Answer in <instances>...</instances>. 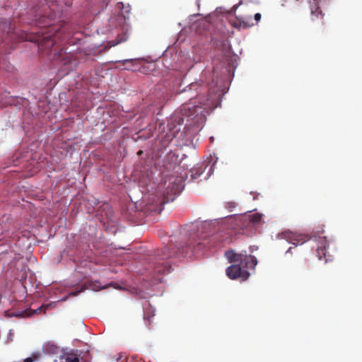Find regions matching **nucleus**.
Wrapping results in <instances>:
<instances>
[{"label":"nucleus","mask_w":362,"mask_h":362,"mask_svg":"<svg viewBox=\"0 0 362 362\" xmlns=\"http://www.w3.org/2000/svg\"><path fill=\"white\" fill-rule=\"evenodd\" d=\"M37 26L40 30L35 32L38 47L47 54L53 57L52 59H58L63 55V49L57 45L59 40L64 33V28L62 26L54 25L52 19L45 16H40L36 21Z\"/></svg>","instance_id":"1"},{"label":"nucleus","mask_w":362,"mask_h":362,"mask_svg":"<svg viewBox=\"0 0 362 362\" xmlns=\"http://www.w3.org/2000/svg\"><path fill=\"white\" fill-rule=\"evenodd\" d=\"M225 256L230 262L233 263L226 269V274L231 279L241 278L243 280H246L250 275L247 269H254L257 263L254 256L247 255L246 253H236L233 250L226 251Z\"/></svg>","instance_id":"2"},{"label":"nucleus","mask_w":362,"mask_h":362,"mask_svg":"<svg viewBox=\"0 0 362 362\" xmlns=\"http://www.w3.org/2000/svg\"><path fill=\"white\" fill-rule=\"evenodd\" d=\"M115 8L119 11L117 18H115L116 21L120 26H122L121 33L117 34V37L115 40L114 45L123 42L127 40L128 35V25L126 23L127 20L129 19L131 8L129 4L124 5L122 2H118Z\"/></svg>","instance_id":"3"},{"label":"nucleus","mask_w":362,"mask_h":362,"mask_svg":"<svg viewBox=\"0 0 362 362\" xmlns=\"http://www.w3.org/2000/svg\"><path fill=\"white\" fill-rule=\"evenodd\" d=\"M174 252L170 251L168 247H165L162 250V253L158 255V258L156 260L153 270V275L156 281H162V275L167 272H170L171 266L168 262H163V260L172 257Z\"/></svg>","instance_id":"4"},{"label":"nucleus","mask_w":362,"mask_h":362,"mask_svg":"<svg viewBox=\"0 0 362 362\" xmlns=\"http://www.w3.org/2000/svg\"><path fill=\"white\" fill-rule=\"evenodd\" d=\"M262 15L259 13H257L252 18L250 14H243L239 16H235L228 19V22L230 25L236 29H247L251 28L260 21Z\"/></svg>","instance_id":"5"},{"label":"nucleus","mask_w":362,"mask_h":362,"mask_svg":"<svg viewBox=\"0 0 362 362\" xmlns=\"http://www.w3.org/2000/svg\"><path fill=\"white\" fill-rule=\"evenodd\" d=\"M199 103L201 105L200 106L198 105H193L189 106L187 105L184 107V110L186 112L187 110L189 111V115H187L188 117H190L192 120L194 121V123H199L200 122H202L204 119V114H203V108L202 106L206 105V102L208 101L209 98L204 99V100H201V96L199 95L198 98Z\"/></svg>","instance_id":"6"},{"label":"nucleus","mask_w":362,"mask_h":362,"mask_svg":"<svg viewBox=\"0 0 362 362\" xmlns=\"http://www.w3.org/2000/svg\"><path fill=\"white\" fill-rule=\"evenodd\" d=\"M262 214L254 213L252 214L245 215L238 220L242 228H254L255 225L259 224L262 221Z\"/></svg>","instance_id":"7"},{"label":"nucleus","mask_w":362,"mask_h":362,"mask_svg":"<svg viewBox=\"0 0 362 362\" xmlns=\"http://www.w3.org/2000/svg\"><path fill=\"white\" fill-rule=\"evenodd\" d=\"M281 238L295 245H302L308 240V237L303 234H298L291 231L281 233Z\"/></svg>","instance_id":"8"},{"label":"nucleus","mask_w":362,"mask_h":362,"mask_svg":"<svg viewBox=\"0 0 362 362\" xmlns=\"http://www.w3.org/2000/svg\"><path fill=\"white\" fill-rule=\"evenodd\" d=\"M185 176H177L173 180H171L172 178H170V184L172 186L168 187L167 189V193L171 194L173 195L179 194L184 188V182H185Z\"/></svg>","instance_id":"9"},{"label":"nucleus","mask_w":362,"mask_h":362,"mask_svg":"<svg viewBox=\"0 0 362 362\" xmlns=\"http://www.w3.org/2000/svg\"><path fill=\"white\" fill-rule=\"evenodd\" d=\"M320 0H308L310 6L311 20L315 21V20H320L321 24H323L324 14L319 6Z\"/></svg>","instance_id":"10"},{"label":"nucleus","mask_w":362,"mask_h":362,"mask_svg":"<svg viewBox=\"0 0 362 362\" xmlns=\"http://www.w3.org/2000/svg\"><path fill=\"white\" fill-rule=\"evenodd\" d=\"M319 245L316 250L317 255L320 259L325 257L326 255V249L327 246V240L325 237L319 238Z\"/></svg>","instance_id":"11"},{"label":"nucleus","mask_w":362,"mask_h":362,"mask_svg":"<svg viewBox=\"0 0 362 362\" xmlns=\"http://www.w3.org/2000/svg\"><path fill=\"white\" fill-rule=\"evenodd\" d=\"M176 160H177V158H175L174 156H168L167 157L166 161L164 164V167L166 169H168V168L170 169L171 168L173 170L175 169L176 168H178L180 169V168L179 167V165H177Z\"/></svg>","instance_id":"12"},{"label":"nucleus","mask_w":362,"mask_h":362,"mask_svg":"<svg viewBox=\"0 0 362 362\" xmlns=\"http://www.w3.org/2000/svg\"><path fill=\"white\" fill-rule=\"evenodd\" d=\"M63 359V362H79V355L77 352H71L66 354Z\"/></svg>","instance_id":"13"},{"label":"nucleus","mask_w":362,"mask_h":362,"mask_svg":"<svg viewBox=\"0 0 362 362\" xmlns=\"http://www.w3.org/2000/svg\"><path fill=\"white\" fill-rule=\"evenodd\" d=\"M41 354L39 353L33 354L30 357H28L24 360L23 362H34L38 361L40 358Z\"/></svg>","instance_id":"14"},{"label":"nucleus","mask_w":362,"mask_h":362,"mask_svg":"<svg viewBox=\"0 0 362 362\" xmlns=\"http://www.w3.org/2000/svg\"><path fill=\"white\" fill-rule=\"evenodd\" d=\"M242 4H243V1L241 0V1H239L238 4H235V5H234L233 6H232V7L230 8V10H228V11H227V13H228V14H230V15L234 14V13H235V11H236V10H237V8H238V6H240V5H242Z\"/></svg>","instance_id":"15"},{"label":"nucleus","mask_w":362,"mask_h":362,"mask_svg":"<svg viewBox=\"0 0 362 362\" xmlns=\"http://www.w3.org/2000/svg\"><path fill=\"white\" fill-rule=\"evenodd\" d=\"M47 307H48V305H42L40 308H38L37 309L33 310V313L35 314H38L43 310L44 313H45V309Z\"/></svg>","instance_id":"16"},{"label":"nucleus","mask_w":362,"mask_h":362,"mask_svg":"<svg viewBox=\"0 0 362 362\" xmlns=\"http://www.w3.org/2000/svg\"><path fill=\"white\" fill-rule=\"evenodd\" d=\"M114 287H115V289H118V290H126V291H127V290H128L126 287H122V286H121L120 285H119V284H117V283H115Z\"/></svg>","instance_id":"17"},{"label":"nucleus","mask_w":362,"mask_h":362,"mask_svg":"<svg viewBox=\"0 0 362 362\" xmlns=\"http://www.w3.org/2000/svg\"><path fill=\"white\" fill-rule=\"evenodd\" d=\"M117 361L127 362V358L126 356H124V357L120 356V357L117 358Z\"/></svg>","instance_id":"18"},{"label":"nucleus","mask_w":362,"mask_h":362,"mask_svg":"<svg viewBox=\"0 0 362 362\" xmlns=\"http://www.w3.org/2000/svg\"><path fill=\"white\" fill-rule=\"evenodd\" d=\"M174 137H175L174 134H166V138L168 141H172Z\"/></svg>","instance_id":"19"},{"label":"nucleus","mask_w":362,"mask_h":362,"mask_svg":"<svg viewBox=\"0 0 362 362\" xmlns=\"http://www.w3.org/2000/svg\"><path fill=\"white\" fill-rule=\"evenodd\" d=\"M122 62H123V64H132V59H125V60H123Z\"/></svg>","instance_id":"20"},{"label":"nucleus","mask_w":362,"mask_h":362,"mask_svg":"<svg viewBox=\"0 0 362 362\" xmlns=\"http://www.w3.org/2000/svg\"><path fill=\"white\" fill-rule=\"evenodd\" d=\"M57 349V348L56 346H51V349H52V351L53 352H54V351H56V349Z\"/></svg>","instance_id":"21"},{"label":"nucleus","mask_w":362,"mask_h":362,"mask_svg":"<svg viewBox=\"0 0 362 362\" xmlns=\"http://www.w3.org/2000/svg\"><path fill=\"white\" fill-rule=\"evenodd\" d=\"M117 63H119V61H115V62H114V64H115V68H118V67H119L118 66H116V64H117Z\"/></svg>","instance_id":"22"},{"label":"nucleus","mask_w":362,"mask_h":362,"mask_svg":"<svg viewBox=\"0 0 362 362\" xmlns=\"http://www.w3.org/2000/svg\"><path fill=\"white\" fill-rule=\"evenodd\" d=\"M291 250H292V247H290V248L287 250V252H287V253H288V252H291Z\"/></svg>","instance_id":"23"},{"label":"nucleus","mask_w":362,"mask_h":362,"mask_svg":"<svg viewBox=\"0 0 362 362\" xmlns=\"http://www.w3.org/2000/svg\"><path fill=\"white\" fill-rule=\"evenodd\" d=\"M142 153H143V151H139L138 152V154H139V155H141V154H142Z\"/></svg>","instance_id":"24"}]
</instances>
